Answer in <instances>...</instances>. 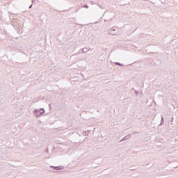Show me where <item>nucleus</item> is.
Segmentation results:
<instances>
[{
    "label": "nucleus",
    "mask_w": 178,
    "mask_h": 178,
    "mask_svg": "<svg viewBox=\"0 0 178 178\" xmlns=\"http://www.w3.org/2000/svg\"><path fill=\"white\" fill-rule=\"evenodd\" d=\"M135 94H136V95H138V92L135 91Z\"/></svg>",
    "instance_id": "11"
},
{
    "label": "nucleus",
    "mask_w": 178,
    "mask_h": 178,
    "mask_svg": "<svg viewBox=\"0 0 178 178\" xmlns=\"http://www.w3.org/2000/svg\"><path fill=\"white\" fill-rule=\"evenodd\" d=\"M108 34L110 35H120V32L117 27H113L108 30Z\"/></svg>",
    "instance_id": "1"
},
{
    "label": "nucleus",
    "mask_w": 178,
    "mask_h": 178,
    "mask_svg": "<svg viewBox=\"0 0 178 178\" xmlns=\"http://www.w3.org/2000/svg\"><path fill=\"white\" fill-rule=\"evenodd\" d=\"M88 51H90V49H88V47H84L83 49H82L83 54H87Z\"/></svg>",
    "instance_id": "6"
},
{
    "label": "nucleus",
    "mask_w": 178,
    "mask_h": 178,
    "mask_svg": "<svg viewBox=\"0 0 178 178\" xmlns=\"http://www.w3.org/2000/svg\"><path fill=\"white\" fill-rule=\"evenodd\" d=\"M82 134L84 137L88 136L90 134V130L88 131H83Z\"/></svg>",
    "instance_id": "5"
},
{
    "label": "nucleus",
    "mask_w": 178,
    "mask_h": 178,
    "mask_svg": "<svg viewBox=\"0 0 178 178\" xmlns=\"http://www.w3.org/2000/svg\"><path fill=\"white\" fill-rule=\"evenodd\" d=\"M31 8H33V5H31V6H29V9H31Z\"/></svg>",
    "instance_id": "12"
},
{
    "label": "nucleus",
    "mask_w": 178,
    "mask_h": 178,
    "mask_svg": "<svg viewBox=\"0 0 178 178\" xmlns=\"http://www.w3.org/2000/svg\"><path fill=\"white\" fill-rule=\"evenodd\" d=\"M163 124H164V122H163V117H161V122L160 126L163 125Z\"/></svg>",
    "instance_id": "8"
},
{
    "label": "nucleus",
    "mask_w": 178,
    "mask_h": 178,
    "mask_svg": "<svg viewBox=\"0 0 178 178\" xmlns=\"http://www.w3.org/2000/svg\"><path fill=\"white\" fill-rule=\"evenodd\" d=\"M82 8H86V9H88V5H84L82 6Z\"/></svg>",
    "instance_id": "10"
},
{
    "label": "nucleus",
    "mask_w": 178,
    "mask_h": 178,
    "mask_svg": "<svg viewBox=\"0 0 178 178\" xmlns=\"http://www.w3.org/2000/svg\"><path fill=\"white\" fill-rule=\"evenodd\" d=\"M75 144H83V141L80 140H75Z\"/></svg>",
    "instance_id": "7"
},
{
    "label": "nucleus",
    "mask_w": 178,
    "mask_h": 178,
    "mask_svg": "<svg viewBox=\"0 0 178 178\" xmlns=\"http://www.w3.org/2000/svg\"><path fill=\"white\" fill-rule=\"evenodd\" d=\"M115 64L117 65L118 66H124L123 64L120 63H115Z\"/></svg>",
    "instance_id": "9"
},
{
    "label": "nucleus",
    "mask_w": 178,
    "mask_h": 178,
    "mask_svg": "<svg viewBox=\"0 0 178 178\" xmlns=\"http://www.w3.org/2000/svg\"><path fill=\"white\" fill-rule=\"evenodd\" d=\"M33 3H34V1H32Z\"/></svg>",
    "instance_id": "14"
},
{
    "label": "nucleus",
    "mask_w": 178,
    "mask_h": 178,
    "mask_svg": "<svg viewBox=\"0 0 178 178\" xmlns=\"http://www.w3.org/2000/svg\"><path fill=\"white\" fill-rule=\"evenodd\" d=\"M127 140H130V135L126 136L120 142L122 143V141H126Z\"/></svg>",
    "instance_id": "4"
},
{
    "label": "nucleus",
    "mask_w": 178,
    "mask_h": 178,
    "mask_svg": "<svg viewBox=\"0 0 178 178\" xmlns=\"http://www.w3.org/2000/svg\"><path fill=\"white\" fill-rule=\"evenodd\" d=\"M50 168H54V170H62L63 169V167H62V166H53V165H51Z\"/></svg>",
    "instance_id": "3"
},
{
    "label": "nucleus",
    "mask_w": 178,
    "mask_h": 178,
    "mask_svg": "<svg viewBox=\"0 0 178 178\" xmlns=\"http://www.w3.org/2000/svg\"><path fill=\"white\" fill-rule=\"evenodd\" d=\"M99 8H101L102 9V7L101 6H99Z\"/></svg>",
    "instance_id": "13"
},
{
    "label": "nucleus",
    "mask_w": 178,
    "mask_h": 178,
    "mask_svg": "<svg viewBox=\"0 0 178 178\" xmlns=\"http://www.w3.org/2000/svg\"><path fill=\"white\" fill-rule=\"evenodd\" d=\"M34 115L36 116L37 118H40L42 115H44L45 113V110L44 108H40V110L38 109H35L33 111Z\"/></svg>",
    "instance_id": "2"
}]
</instances>
